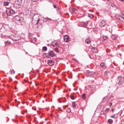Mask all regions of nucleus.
<instances>
[{
	"mask_svg": "<svg viewBox=\"0 0 124 124\" xmlns=\"http://www.w3.org/2000/svg\"><path fill=\"white\" fill-rule=\"evenodd\" d=\"M70 97L71 99L74 100V96L73 95L71 94L70 95Z\"/></svg>",
	"mask_w": 124,
	"mask_h": 124,
	"instance_id": "bb28decb",
	"label": "nucleus"
},
{
	"mask_svg": "<svg viewBox=\"0 0 124 124\" xmlns=\"http://www.w3.org/2000/svg\"><path fill=\"white\" fill-rule=\"evenodd\" d=\"M13 36L14 34L13 35H11V36H9V37L10 38L14 40L13 38L14 37Z\"/></svg>",
	"mask_w": 124,
	"mask_h": 124,
	"instance_id": "cd10ccee",
	"label": "nucleus"
},
{
	"mask_svg": "<svg viewBox=\"0 0 124 124\" xmlns=\"http://www.w3.org/2000/svg\"><path fill=\"white\" fill-rule=\"evenodd\" d=\"M116 38V36L114 35H112L111 36V39H112L114 40Z\"/></svg>",
	"mask_w": 124,
	"mask_h": 124,
	"instance_id": "412c9836",
	"label": "nucleus"
},
{
	"mask_svg": "<svg viewBox=\"0 0 124 124\" xmlns=\"http://www.w3.org/2000/svg\"><path fill=\"white\" fill-rule=\"evenodd\" d=\"M91 16H89V17H91Z\"/></svg>",
	"mask_w": 124,
	"mask_h": 124,
	"instance_id": "5fc2aeb1",
	"label": "nucleus"
},
{
	"mask_svg": "<svg viewBox=\"0 0 124 124\" xmlns=\"http://www.w3.org/2000/svg\"><path fill=\"white\" fill-rule=\"evenodd\" d=\"M102 38L103 39L106 40L107 38V37L106 36H102Z\"/></svg>",
	"mask_w": 124,
	"mask_h": 124,
	"instance_id": "a878e982",
	"label": "nucleus"
},
{
	"mask_svg": "<svg viewBox=\"0 0 124 124\" xmlns=\"http://www.w3.org/2000/svg\"><path fill=\"white\" fill-rule=\"evenodd\" d=\"M11 73L12 74H14L15 73V72H14V70H12L11 71Z\"/></svg>",
	"mask_w": 124,
	"mask_h": 124,
	"instance_id": "c756f323",
	"label": "nucleus"
},
{
	"mask_svg": "<svg viewBox=\"0 0 124 124\" xmlns=\"http://www.w3.org/2000/svg\"><path fill=\"white\" fill-rule=\"evenodd\" d=\"M83 23V26L85 27L87 26L88 24V23Z\"/></svg>",
	"mask_w": 124,
	"mask_h": 124,
	"instance_id": "393cba45",
	"label": "nucleus"
},
{
	"mask_svg": "<svg viewBox=\"0 0 124 124\" xmlns=\"http://www.w3.org/2000/svg\"><path fill=\"white\" fill-rule=\"evenodd\" d=\"M118 82L119 85H122L124 82V78L123 77L121 76H119L118 77Z\"/></svg>",
	"mask_w": 124,
	"mask_h": 124,
	"instance_id": "7ed1b4c3",
	"label": "nucleus"
},
{
	"mask_svg": "<svg viewBox=\"0 0 124 124\" xmlns=\"http://www.w3.org/2000/svg\"><path fill=\"white\" fill-rule=\"evenodd\" d=\"M121 13L123 15V16H120L122 18H123L124 19V15L122 13Z\"/></svg>",
	"mask_w": 124,
	"mask_h": 124,
	"instance_id": "473e14b6",
	"label": "nucleus"
},
{
	"mask_svg": "<svg viewBox=\"0 0 124 124\" xmlns=\"http://www.w3.org/2000/svg\"><path fill=\"white\" fill-rule=\"evenodd\" d=\"M75 102H72V106L74 108H75L76 106L75 105Z\"/></svg>",
	"mask_w": 124,
	"mask_h": 124,
	"instance_id": "b1692460",
	"label": "nucleus"
},
{
	"mask_svg": "<svg viewBox=\"0 0 124 124\" xmlns=\"http://www.w3.org/2000/svg\"><path fill=\"white\" fill-rule=\"evenodd\" d=\"M90 58L91 59V58H91V57H90Z\"/></svg>",
	"mask_w": 124,
	"mask_h": 124,
	"instance_id": "3c124183",
	"label": "nucleus"
},
{
	"mask_svg": "<svg viewBox=\"0 0 124 124\" xmlns=\"http://www.w3.org/2000/svg\"><path fill=\"white\" fill-rule=\"evenodd\" d=\"M52 45L54 46H55V45L52 44Z\"/></svg>",
	"mask_w": 124,
	"mask_h": 124,
	"instance_id": "49530a36",
	"label": "nucleus"
},
{
	"mask_svg": "<svg viewBox=\"0 0 124 124\" xmlns=\"http://www.w3.org/2000/svg\"><path fill=\"white\" fill-rule=\"evenodd\" d=\"M73 60H75V61H77V60H76L75 59H74V58H73Z\"/></svg>",
	"mask_w": 124,
	"mask_h": 124,
	"instance_id": "ea45409f",
	"label": "nucleus"
},
{
	"mask_svg": "<svg viewBox=\"0 0 124 124\" xmlns=\"http://www.w3.org/2000/svg\"><path fill=\"white\" fill-rule=\"evenodd\" d=\"M33 2H37L38 0H31Z\"/></svg>",
	"mask_w": 124,
	"mask_h": 124,
	"instance_id": "4c0bfd02",
	"label": "nucleus"
},
{
	"mask_svg": "<svg viewBox=\"0 0 124 124\" xmlns=\"http://www.w3.org/2000/svg\"><path fill=\"white\" fill-rule=\"evenodd\" d=\"M90 58L91 59V58H91V57H90Z\"/></svg>",
	"mask_w": 124,
	"mask_h": 124,
	"instance_id": "603ef678",
	"label": "nucleus"
},
{
	"mask_svg": "<svg viewBox=\"0 0 124 124\" xmlns=\"http://www.w3.org/2000/svg\"><path fill=\"white\" fill-rule=\"evenodd\" d=\"M2 28V26L1 24H0V30Z\"/></svg>",
	"mask_w": 124,
	"mask_h": 124,
	"instance_id": "58836bf2",
	"label": "nucleus"
},
{
	"mask_svg": "<svg viewBox=\"0 0 124 124\" xmlns=\"http://www.w3.org/2000/svg\"><path fill=\"white\" fill-rule=\"evenodd\" d=\"M108 1H110V0H107Z\"/></svg>",
	"mask_w": 124,
	"mask_h": 124,
	"instance_id": "de8ad7c7",
	"label": "nucleus"
},
{
	"mask_svg": "<svg viewBox=\"0 0 124 124\" xmlns=\"http://www.w3.org/2000/svg\"><path fill=\"white\" fill-rule=\"evenodd\" d=\"M19 0H20V1H22L23 0H18V1H19Z\"/></svg>",
	"mask_w": 124,
	"mask_h": 124,
	"instance_id": "37998d69",
	"label": "nucleus"
},
{
	"mask_svg": "<svg viewBox=\"0 0 124 124\" xmlns=\"http://www.w3.org/2000/svg\"><path fill=\"white\" fill-rule=\"evenodd\" d=\"M26 112H27V110H26Z\"/></svg>",
	"mask_w": 124,
	"mask_h": 124,
	"instance_id": "8fccbe9b",
	"label": "nucleus"
},
{
	"mask_svg": "<svg viewBox=\"0 0 124 124\" xmlns=\"http://www.w3.org/2000/svg\"><path fill=\"white\" fill-rule=\"evenodd\" d=\"M48 63L49 65L51 66H53L54 64V62L51 60H49Z\"/></svg>",
	"mask_w": 124,
	"mask_h": 124,
	"instance_id": "1a4fd4ad",
	"label": "nucleus"
},
{
	"mask_svg": "<svg viewBox=\"0 0 124 124\" xmlns=\"http://www.w3.org/2000/svg\"><path fill=\"white\" fill-rule=\"evenodd\" d=\"M14 40L15 41L18 40L20 39V35L17 34H14Z\"/></svg>",
	"mask_w": 124,
	"mask_h": 124,
	"instance_id": "20e7f679",
	"label": "nucleus"
},
{
	"mask_svg": "<svg viewBox=\"0 0 124 124\" xmlns=\"http://www.w3.org/2000/svg\"><path fill=\"white\" fill-rule=\"evenodd\" d=\"M106 22L105 21L102 20L100 23V26L101 27H103L106 24Z\"/></svg>",
	"mask_w": 124,
	"mask_h": 124,
	"instance_id": "0eeeda50",
	"label": "nucleus"
},
{
	"mask_svg": "<svg viewBox=\"0 0 124 124\" xmlns=\"http://www.w3.org/2000/svg\"><path fill=\"white\" fill-rule=\"evenodd\" d=\"M56 5H54V4H53V6L54 7V8H56Z\"/></svg>",
	"mask_w": 124,
	"mask_h": 124,
	"instance_id": "c9c22d12",
	"label": "nucleus"
},
{
	"mask_svg": "<svg viewBox=\"0 0 124 124\" xmlns=\"http://www.w3.org/2000/svg\"><path fill=\"white\" fill-rule=\"evenodd\" d=\"M121 13L123 15V16H120L122 18H123L124 19V15L122 13Z\"/></svg>",
	"mask_w": 124,
	"mask_h": 124,
	"instance_id": "2f4dec72",
	"label": "nucleus"
},
{
	"mask_svg": "<svg viewBox=\"0 0 124 124\" xmlns=\"http://www.w3.org/2000/svg\"><path fill=\"white\" fill-rule=\"evenodd\" d=\"M100 65L102 68H104L105 67V64L103 63H101L100 64Z\"/></svg>",
	"mask_w": 124,
	"mask_h": 124,
	"instance_id": "aec40b11",
	"label": "nucleus"
},
{
	"mask_svg": "<svg viewBox=\"0 0 124 124\" xmlns=\"http://www.w3.org/2000/svg\"><path fill=\"white\" fill-rule=\"evenodd\" d=\"M48 54L52 57H54L55 55V54L52 51H49L48 53Z\"/></svg>",
	"mask_w": 124,
	"mask_h": 124,
	"instance_id": "6e6552de",
	"label": "nucleus"
},
{
	"mask_svg": "<svg viewBox=\"0 0 124 124\" xmlns=\"http://www.w3.org/2000/svg\"><path fill=\"white\" fill-rule=\"evenodd\" d=\"M51 21V19L47 17L46 18L44 19V21L45 22L47 23V24L50 22Z\"/></svg>",
	"mask_w": 124,
	"mask_h": 124,
	"instance_id": "423d86ee",
	"label": "nucleus"
},
{
	"mask_svg": "<svg viewBox=\"0 0 124 124\" xmlns=\"http://www.w3.org/2000/svg\"><path fill=\"white\" fill-rule=\"evenodd\" d=\"M9 2L8 1H5L3 3V5L5 6H7L9 5Z\"/></svg>",
	"mask_w": 124,
	"mask_h": 124,
	"instance_id": "f3484780",
	"label": "nucleus"
},
{
	"mask_svg": "<svg viewBox=\"0 0 124 124\" xmlns=\"http://www.w3.org/2000/svg\"><path fill=\"white\" fill-rule=\"evenodd\" d=\"M94 73L93 72H89L86 73V76L88 77H92L93 76Z\"/></svg>",
	"mask_w": 124,
	"mask_h": 124,
	"instance_id": "39448f33",
	"label": "nucleus"
},
{
	"mask_svg": "<svg viewBox=\"0 0 124 124\" xmlns=\"http://www.w3.org/2000/svg\"><path fill=\"white\" fill-rule=\"evenodd\" d=\"M71 109L70 108H68L67 110V112L68 113H69L71 112Z\"/></svg>",
	"mask_w": 124,
	"mask_h": 124,
	"instance_id": "c85d7f7f",
	"label": "nucleus"
},
{
	"mask_svg": "<svg viewBox=\"0 0 124 124\" xmlns=\"http://www.w3.org/2000/svg\"><path fill=\"white\" fill-rule=\"evenodd\" d=\"M77 10L75 8H74L72 9V12L74 14L76 13L77 12Z\"/></svg>",
	"mask_w": 124,
	"mask_h": 124,
	"instance_id": "2eb2a0df",
	"label": "nucleus"
},
{
	"mask_svg": "<svg viewBox=\"0 0 124 124\" xmlns=\"http://www.w3.org/2000/svg\"><path fill=\"white\" fill-rule=\"evenodd\" d=\"M23 18L22 17H20V20L18 23L19 24H22V23H23Z\"/></svg>",
	"mask_w": 124,
	"mask_h": 124,
	"instance_id": "9b49d317",
	"label": "nucleus"
},
{
	"mask_svg": "<svg viewBox=\"0 0 124 124\" xmlns=\"http://www.w3.org/2000/svg\"><path fill=\"white\" fill-rule=\"evenodd\" d=\"M64 39L65 42H69L68 40H69V38L67 36H66L65 37H64Z\"/></svg>",
	"mask_w": 124,
	"mask_h": 124,
	"instance_id": "ddd939ff",
	"label": "nucleus"
},
{
	"mask_svg": "<svg viewBox=\"0 0 124 124\" xmlns=\"http://www.w3.org/2000/svg\"><path fill=\"white\" fill-rule=\"evenodd\" d=\"M108 122L110 124H112L113 122V121L112 119H109L108 120Z\"/></svg>",
	"mask_w": 124,
	"mask_h": 124,
	"instance_id": "6ab92c4d",
	"label": "nucleus"
},
{
	"mask_svg": "<svg viewBox=\"0 0 124 124\" xmlns=\"http://www.w3.org/2000/svg\"><path fill=\"white\" fill-rule=\"evenodd\" d=\"M112 105V103L111 102L110 103L108 104L109 106L110 107H111Z\"/></svg>",
	"mask_w": 124,
	"mask_h": 124,
	"instance_id": "f704fd0d",
	"label": "nucleus"
},
{
	"mask_svg": "<svg viewBox=\"0 0 124 124\" xmlns=\"http://www.w3.org/2000/svg\"><path fill=\"white\" fill-rule=\"evenodd\" d=\"M91 48L93 49V50L94 52L96 53L98 51L96 47L92 46H91Z\"/></svg>",
	"mask_w": 124,
	"mask_h": 124,
	"instance_id": "f8f14e48",
	"label": "nucleus"
},
{
	"mask_svg": "<svg viewBox=\"0 0 124 124\" xmlns=\"http://www.w3.org/2000/svg\"><path fill=\"white\" fill-rule=\"evenodd\" d=\"M32 40V39H31V40Z\"/></svg>",
	"mask_w": 124,
	"mask_h": 124,
	"instance_id": "4d7b16f0",
	"label": "nucleus"
},
{
	"mask_svg": "<svg viewBox=\"0 0 124 124\" xmlns=\"http://www.w3.org/2000/svg\"><path fill=\"white\" fill-rule=\"evenodd\" d=\"M21 17H19V16H16L15 17V19L16 20V23H18V22L20 20V19Z\"/></svg>",
	"mask_w": 124,
	"mask_h": 124,
	"instance_id": "9d476101",
	"label": "nucleus"
},
{
	"mask_svg": "<svg viewBox=\"0 0 124 124\" xmlns=\"http://www.w3.org/2000/svg\"><path fill=\"white\" fill-rule=\"evenodd\" d=\"M47 118H46V119H45V120L46 121H47Z\"/></svg>",
	"mask_w": 124,
	"mask_h": 124,
	"instance_id": "c03bdc74",
	"label": "nucleus"
},
{
	"mask_svg": "<svg viewBox=\"0 0 124 124\" xmlns=\"http://www.w3.org/2000/svg\"><path fill=\"white\" fill-rule=\"evenodd\" d=\"M34 41H35V40H34Z\"/></svg>",
	"mask_w": 124,
	"mask_h": 124,
	"instance_id": "6e6d98bb",
	"label": "nucleus"
},
{
	"mask_svg": "<svg viewBox=\"0 0 124 124\" xmlns=\"http://www.w3.org/2000/svg\"><path fill=\"white\" fill-rule=\"evenodd\" d=\"M112 111L113 112V111H114V109H112Z\"/></svg>",
	"mask_w": 124,
	"mask_h": 124,
	"instance_id": "a19ab883",
	"label": "nucleus"
},
{
	"mask_svg": "<svg viewBox=\"0 0 124 124\" xmlns=\"http://www.w3.org/2000/svg\"><path fill=\"white\" fill-rule=\"evenodd\" d=\"M40 118H42V116H40Z\"/></svg>",
	"mask_w": 124,
	"mask_h": 124,
	"instance_id": "a18cd8bd",
	"label": "nucleus"
},
{
	"mask_svg": "<svg viewBox=\"0 0 124 124\" xmlns=\"http://www.w3.org/2000/svg\"><path fill=\"white\" fill-rule=\"evenodd\" d=\"M109 108H106V110H105V111L107 112V113H108V112L109 111Z\"/></svg>",
	"mask_w": 124,
	"mask_h": 124,
	"instance_id": "7c9ffc66",
	"label": "nucleus"
},
{
	"mask_svg": "<svg viewBox=\"0 0 124 124\" xmlns=\"http://www.w3.org/2000/svg\"><path fill=\"white\" fill-rule=\"evenodd\" d=\"M54 44H55L56 46H59V44L57 43H54Z\"/></svg>",
	"mask_w": 124,
	"mask_h": 124,
	"instance_id": "e433bc0d",
	"label": "nucleus"
},
{
	"mask_svg": "<svg viewBox=\"0 0 124 124\" xmlns=\"http://www.w3.org/2000/svg\"><path fill=\"white\" fill-rule=\"evenodd\" d=\"M54 51L57 53H59L58 49L57 48H55L54 49Z\"/></svg>",
	"mask_w": 124,
	"mask_h": 124,
	"instance_id": "5701e85b",
	"label": "nucleus"
},
{
	"mask_svg": "<svg viewBox=\"0 0 124 124\" xmlns=\"http://www.w3.org/2000/svg\"><path fill=\"white\" fill-rule=\"evenodd\" d=\"M115 117V115H114L113 116H110V117L111 118H114Z\"/></svg>",
	"mask_w": 124,
	"mask_h": 124,
	"instance_id": "72a5a7b5",
	"label": "nucleus"
},
{
	"mask_svg": "<svg viewBox=\"0 0 124 124\" xmlns=\"http://www.w3.org/2000/svg\"><path fill=\"white\" fill-rule=\"evenodd\" d=\"M119 54L120 55H121V54Z\"/></svg>",
	"mask_w": 124,
	"mask_h": 124,
	"instance_id": "13d9d810",
	"label": "nucleus"
},
{
	"mask_svg": "<svg viewBox=\"0 0 124 124\" xmlns=\"http://www.w3.org/2000/svg\"><path fill=\"white\" fill-rule=\"evenodd\" d=\"M82 97L83 100H85L86 99V97L85 93L83 94L82 96Z\"/></svg>",
	"mask_w": 124,
	"mask_h": 124,
	"instance_id": "4be33fe9",
	"label": "nucleus"
},
{
	"mask_svg": "<svg viewBox=\"0 0 124 124\" xmlns=\"http://www.w3.org/2000/svg\"><path fill=\"white\" fill-rule=\"evenodd\" d=\"M32 83V82H31L29 83V84H31Z\"/></svg>",
	"mask_w": 124,
	"mask_h": 124,
	"instance_id": "79ce46f5",
	"label": "nucleus"
},
{
	"mask_svg": "<svg viewBox=\"0 0 124 124\" xmlns=\"http://www.w3.org/2000/svg\"><path fill=\"white\" fill-rule=\"evenodd\" d=\"M7 13L8 15L10 16L15 13V11L11 8H7L6 10Z\"/></svg>",
	"mask_w": 124,
	"mask_h": 124,
	"instance_id": "f03ea898",
	"label": "nucleus"
},
{
	"mask_svg": "<svg viewBox=\"0 0 124 124\" xmlns=\"http://www.w3.org/2000/svg\"><path fill=\"white\" fill-rule=\"evenodd\" d=\"M90 39L89 38H88L85 40V42L86 43L89 44L90 43Z\"/></svg>",
	"mask_w": 124,
	"mask_h": 124,
	"instance_id": "4468645a",
	"label": "nucleus"
},
{
	"mask_svg": "<svg viewBox=\"0 0 124 124\" xmlns=\"http://www.w3.org/2000/svg\"><path fill=\"white\" fill-rule=\"evenodd\" d=\"M39 15L38 14L34 15L33 16L32 21L33 22L35 21L36 23H38L39 21Z\"/></svg>",
	"mask_w": 124,
	"mask_h": 124,
	"instance_id": "f257e3e1",
	"label": "nucleus"
},
{
	"mask_svg": "<svg viewBox=\"0 0 124 124\" xmlns=\"http://www.w3.org/2000/svg\"><path fill=\"white\" fill-rule=\"evenodd\" d=\"M68 106V105H66V106L67 107V106Z\"/></svg>",
	"mask_w": 124,
	"mask_h": 124,
	"instance_id": "09e8293b",
	"label": "nucleus"
},
{
	"mask_svg": "<svg viewBox=\"0 0 124 124\" xmlns=\"http://www.w3.org/2000/svg\"><path fill=\"white\" fill-rule=\"evenodd\" d=\"M42 50L43 51H47V48L46 46H44L43 47L42 49Z\"/></svg>",
	"mask_w": 124,
	"mask_h": 124,
	"instance_id": "a211bd4d",
	"label": "nucleus"
},
{
	"mask_svg": "<svg viewBox=\"0 0 124 124\" xmlns=\"http://www.w3.org/2000/svg\"><path fill=\"white\" fill-rule=\"evenodd\" d=\"M32 72H33V71H32Z\"/></svg>",
	"mask_w": 124,
	"mask_h": 124,
	"instance_id": "864d4df0",
	"label": "nucleus"
},
{
	"mask_svg": "<svg viewBox=\"0 0 124 124\" xmlns=\"http://www.w3.org/2000/svg\"><path fill=\"white\" fill-rule=\"evenodd\" d=\"M4 43L6 46H7L9 44L11 43V42L8 40L5 41Z\"/></svg>",
	"mask_w": 124,
	"mask_h": 124,
	"instance_id": "dca6fc26",
	"label": "nucleus"
}]
</instances>
